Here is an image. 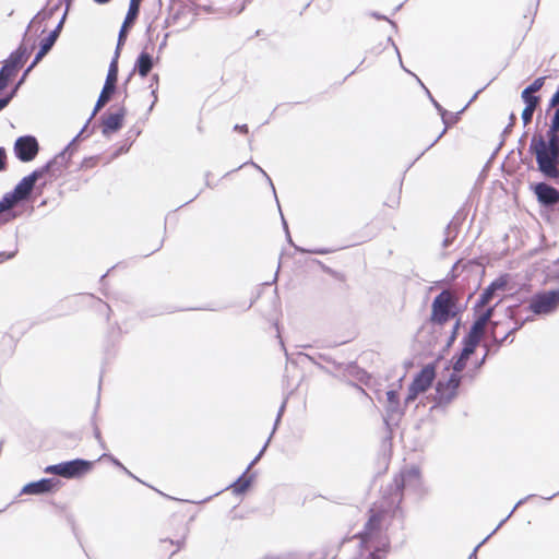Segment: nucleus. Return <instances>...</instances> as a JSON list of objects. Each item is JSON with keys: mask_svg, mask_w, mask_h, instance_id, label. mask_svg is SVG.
Wrapping results in <instances>:
<instances>
[{"mask_svg": "<svg viewBox=\"0 0 559 559\" xmlns=\"http://www.w3.org/2000/svg\"><path fill=\"white\" fill-rule=\"evenodd\" d=\"M528 151L535 156L537 170L544 178L558 176L559 129L549 126L545 136L534 134Z\"/></svg>", "mask_w": 559, "mask_h": 559, "instance_id": "f257e3e1", "label": "nucleus"}, {"mask_svg": "<svg viewBox=\"0 0 559 559\" xmlns=\"http://www.w3.org/2000/svg\"><path fill=\"white\" fill-rule=\"evenodd\" d=\"M382 516L372 514L366 522L364 530L355 535L359 538V551L353 559H385L390 551L389 540L381 537Z\"/></svg>", "mask_w": 559, "mask_h": 559, "instance_id": "f03ea898", "label": "nucleus"}, {"mask_svg": "<svg viewBox=\"0 0 559 559\" xmlns=\"http://www.w3.org/2000/svg\"><path fill=\"white\" fill-rule=\"evenodd\" d=\"M43 177L45 176L41 170L36 168L31 174L23 177L13 190L3 194L0 200V226L19 216V213L12 210V207L15 204H23L28 201L36 181Z\"/></svg>", "mask_w": 559, "mask_h": 559, "instance_id": "7ed1b4c3", "label": "nucleus"}, {"mask_svg": "<svg viewBox=\"0 0 559 559\" xmlns=\"http://www.w3.org/2000/svg\"><path fill=\"white\" fill-rule=\"evenodd\" d=\"M516 311L518 306H510L507 308L508 317L513 320L515 324L503 337L498 338L496 336V332L488 331V341L483 343V347L485 348L484 356L476 361L473 369L466 372V376L469 377V380H474L476 378L478 371L483 368L490 354H496L511 335L521 330L526 322L534 320V318L531 316H527L524 319H519Z\"/></svg>", "mask_w": 559, "mask_h": 559, "instance_id": "20e7f679", "label": "nucleus"}, {"mask_svg": "<svg viewBox=\"0 0 559 559\" xmlns=\"http://www.w3.org/2000/svg\"><path fill=\"white\" fill-rule=\"evenodd\" d=\"M462 311L459 296L448 289L441 290L432 300L429 321L437 325H443Z\"/></svg>", "mask_w": 559, "mask_h": 559, "instance_id": "39448f33", "label": "nucleus"}, {"mask_svg": "<svg viewBox=\"0 0 559 559\" xmlns=\"http://www.w3.org/2000/svg\"><path fill=\"white\" fill-rule=\"evenodd\" d=\"M420 484V469L418 466H411L400 474L395 475L393 481L386 487L385 493L389 495V506L396 511L403 500V490L407 488H417Z\"/></svg>", "mask_w": 559, "mask_h": 559, "instance_id": "423d86ee", "label": "nucleus"}, {"mask_svg": "<svg viewBox=\"0 0 559 559\" xmlns=\"http://www.w3.org/2000/svg\"><path fill=\"white\" fill-rule=\"evenodd\" d=\"M94 466V462L84 459H73L57 464L47 465L44 468L46 474L58 475L66 479H79L88 474Z\"/></svg>", "mask_w": 559, "mask_h": 559, "instance_id": "0eeeda50", "label": "nucleus"}, {"mask_svg": "<svg viewBox=\"0 0 559 559\" xmlns=\"http://www.w3.org/2000/svg\"><path fill=\"white\" fill-rule=\"evenodd\" d=\"M559 308V287L535 293L528 301L527 310L534 316H548Z\"/></svg>", "mask_w": 559, "mask_h": 559, "instance_id": "6e6552de", "label": "nucleus"}, {"mask_svg": "<svg viewBox=\"0 0 559 559\" xmlns=\"http://www.w3.org/2000/svg\"><path fill=\"white\" fill-rule=\"evenodd\" d=\"M464 378H468L465 374L451 373L447 381L439 380L435 386L433 401L435 404L431 409L438 407H444L450 404L457 395L459 388Z\"/></svg>", "mask_w": 559, "mask_h": 559, "instance_id": "1a4fd4ad", "label": "nucleus"}, {"mask_svg": "<svg viewBox=\"0 0 559 559\" xmlns=\"http://www.w3.org/2000/svg\"><path fill=\"white\" fill-rule=\"evenodd\" d=\"M119 52H114L111 61L108 67L107 76L100 94L94 106L92 117H94L107 103L111 100L115 93L117 92V81L119 74Z\"/></svg>", "mask_w": 559, "mask_h": 559, "instance_id": "9d476101", "label": "nucleus"}, {"mask_svg": "<svg viewBox=\"0 0 559 559\" xmlns=\"http://www.w3.org/2000/svg\"><path fill=\"white\" fill-rule=\"evenodd\" d=\"M67 19V13H63L59 23L57 26L50 31V33L44 37L39 43V49L36 52L33 61L31 64L24 70L19 81H22V85L24 84L27 75L29 72L34 69V67L41 61V59L52 49L53 45L56 44L57 39L59 38V35L63 28L64 22Z\"/></svg>", "mask_w": 559, "mask_h": 559, "instance_id": "9b49d317", "label": "nucleus"}, {"mask_svg": "<svg viewBox=\"0 0 559 559\" xmlns=\"http://www.w3.org/2000/svg\"><path fill=\"white\" fill-rule=\"evenodd\" d=\"M530 190L543 209L554 211L559 204V190L546 181L531 182Z\"/></svg>", "mask_w": 559, "mask_h": 559, "instance_id": "f8f14e48", "label": "nucleus"}, {"mask_svg": "<svg viewBox=\"0 0 559 559\" xmlns=\"http://www.w3.org/2000/svg\"><path fill=\"white\" fill-rule=\"evenodd\" d=\"M13 152L20 162L29 163L35 159L39 152L38 141L31 134L21 135L14 142Z\"/></svg>", "mask_w": 559, "mask_h": 559, "instance_id": "ddd939ff", "label": "nucleus"}, {"mask_svg": "<svg viewBox=\"0 0 559 559\" xmlns=\"http://www.w3.org/2000/svg\"><path fill=\"white\" fill-rule=\"evenodd\" d=\"M140 8L141 0H130L128 12L118 34L115 52L121 53L122 47L124 46L128 38V33L138 20Z\"/></svg>", "mask_w": 559, "mask_h": 559, "instance_id": "4468645a", "label": "nucleus"}, {"mask_svg": "<svg viewBox=\"0 0 559 559\" xmlns=\"http://www.w3.org/2000/svg\"><path fill=\"white\" fill-rule=\"evenodd\" d=\"M127 109L124 106L119 107L115 112H105L99 119L102 134L109 138L111 134L118 132L124 122Z\"/></svg>", "mask_w": 559, "mask_h": 559, "instance_id": "2eb2a0df", "label": "nucleus"}, {"mask_svg": "<svg viewBox=\"0 0 559 559\" xmlns=\"http://www.w3.org/2000/svg\"><path fill=\"white\" fill-rule=\"evenodd\" d=\"M61 481L57 478H41L39 480L27 483L23 486L20 495H47L57 491Z\"/></svg>", "mask_w": 559, "mask_h": 559, "instance_id": "dca6fc26", "label": "nucleus"}, {"mask_svg": "<svg viewBox=\"0 0 559 559\" xmlns=\"http://www.w3.org/2000/svg\"><path fill=\"white\" fill-rule=\"evenodd\" d=\"M154 64L155 59L153 58V56L148 53L146 50H142L135 59L132 71L129 73L128 78L123 83L124 93L127 94V84L131 81L134 73H138L141 78H146L152 71Z\"/></svg>", "mask_w": 559, "mask_h": 559, "instance_id": "f3484780", "label": "nucleus"}, {"mask_svg": "<svg viewBox=\"0 0 559 559\" xmlns=\"http://www.w3.org/2000/svg\"><path fill=\"white\" fill-rule=\"evenodd\" d=\"M335 371L342 373L344 378H352L366 385L371 380L370 373L360 368L355 361L335 364Z\"/></svg>", "mask_w": 559, "mask_h": 559, "instance_id": "a211bd4d", "label": "nucleus"}, {"mask_svg": "<svg viewBox=\"0 0 559 559\" xmlns=\"http://www.w3.org/2000/svg\"><path fill=\"white\" fill-rule=\"evenodd\" d=\"M480 91H481V90L477 91V92L473 95V97L471 98V100L467 103V105H466V106H465L461 111H459L457 114H455V116H454V118H453L452 123L456 121L457 116H459V115H460V114H461V112H462V111H463V110H464V109H465V108H466V107H467V106H468V105H469V104H471V103H472V102L477 97V95L479 94V92H480ZM426 92H427V94H428V96H429L430 102L432 103V105L435 106V108H436V109L438 110V112L440 114V116H441V118H442V122L444 123V128H443V130L440 132V134L435 139V141H433L430 145H428V147H427L424 152H421V153H420V155L418 156V158H419L420 156H423L425 152H427L428 150H430V148H431V147H432V146H433V145H435V144H436V143H437V142H438V141H439V140L444 135V134H445V132H447L448 128L451 126V122H449V121L447 120V116L449 115V111H448L447 109H444V108H443V107H442V106H441V105H440V104H439V103H438V102L432 97V95L430 94V92H429L428 90H426Z\"/></svg>", "mask_w": 559, "mask_h": 559, "instance_id": "6ab92c4d", "label": "nucleus"}, {"mask_svg": "<svg viewBox=\"0 0 559 559\" xmlns=\"http://www.w3.org/2000/svg\"><path fill=\"white\" fill-rule=\"evenodd\" d=\"M436 379V365L427 364L415 374L411 384L421 393L426 392Z\"/></svg>", "mask_w": 559, "mask_h": 559, "instance_id": "aec40b11", "label": "nucleus"}, {"mask_svg": "<svg viewBox=\"0 0 559 559\" xmlns=\"http://www.w3.org/2000/svg\"><path fill=\"white\" fill-rule=\"evenodd\" d=\"M507 278L500 276L492 281L480 294L475 308L487 306L491 302L498 292H502L507 287Z\"/></svg>", "mask_w": 559, "mask_h": 559, "instance_id": "412c9836", "label": "nucleus"}, {"mask_svg": "<svg viewBox=\"0 0 559 559\" xmlns=\"http://www.w3.org/2000/svg\"><path fill=\"white\" fill-rule=\"evenodd\" d=\"M386 416L384 423L389 425V420L400 419L404 415V408L400 403V394L396 390L386 392Z\"/></svg>", "mask_w": 559, "mask_h": 559, "instance_id": "4be33fe9", "label": "nucleus"}, {"mask_svg": "<svg viewBox=\"0 0 559 559\" xmlns=\"http://www.w3.org/2000/svg\"><path fill=\"white\" fill-rule=\"evenodd\" d=\"M74 152L66 151V147L59 152L55 157H52L50 160H48L44 166L39 167V170L46 175H50L55 177V166L56 162H60V167L57 168V170H63L69 167L71 155Z\"/></svg>", "mask_w": 559, "mask_h": 559, "instance_id": "5701e85b", "label": "nucleus"}, {"mask_svg": "<svg viewBox=\"0 0 559 559\" xmlns=\"http://www.w3.org/2000/svg\"><path fill=\"white\" fill-rule=\"evenodd\" d=\"M464 218L465 216L463 214L456 213L451 222L447 225L444 229V239L442 241L443 248H449L453 243L456 236L459 235V230Z\"/></svg>", "mask_w": 559, "mask_h": 559, "instance_id": "b1692460", "label": "nucleus"}, {"mask_svg": "<svg viewBox=\"0 0 559 559\" xmlns=\"http://www.w3.org/2000/svg\"><path fill=\"white\" fill-rule=\"evenodd\" d=\"M29 49L22 43L10 56L2 62V64H9L10 67H16V72L23 68L29 57Z\"/></svg>", "mask_w": 559, "mask_h": 559, "instance_id": "393cba45", "label": "nucleus"}, {"mask_svg": "<svg viewBox=\"0 0 559 559\" xmlns=\"http://www.w3.org/2000/svg\"><path fill=\"white\" fill-rule=\"evenodd\" d=\"M496 306L497 304L495 306L487 307L485 310H478V308H474L475 318L473 323L471 324V328L477 330L478 332H480V334L484 335V331L487 323L493 317Z\"/></svg>", "mask_w": 559, "mask_h": 559, "instance_id": "a878e982", "label": "nucleus"}, {"mask_svg": "<svg viewBox=\"0 0 559 559\" xmlns=\"http://www.w3.org/2000/svg\"><path fill=\"white\" fill-rule=\"evenodd\" d=\"M483 338V334L478 332L477 330H474L469 326L467 333L462 338V350H464V354H471L473 355L476 350V348L479 346Z\"/></svg>", "mask_w": 559, "mask_h": 559, "instance_id": "bb28decb", "label": "nucleus"}, {"mask_svg": "<svg viewBox=\"0 0 559 559\" xmlns=\"http://www.w3.org/2000/svg\"><path fill=\"white\" fill-rule=\"evenodd\" d=\"M545 84V76H539L535 79L528 86H526L522 93L521 98L523 102L539 104L540 97L535 95L537 91H539Z\"/></svg>", "mask_w": 559, "mask_h": 559, "instance_id": "cd10ccee", "label": "nucleus"}, {"mask_svg": "<svg viewBox=\"0 0 559 559\" xmlns=\"http://www.w3.org/2000/svg\"><path fill=\"white\" fill-rule=\"evenodd\" d=\"M535 497V495H528L526 497H524L523 499H520L515 506L513 507V509L511 510V512L503 519L500 521V523L497 525V527L488 535L486 536L475 548L474 550L472 551V554L469 555L468 559H477V550L479 549V547H481L510 518L511 515L514 513V511L520 507L522 506L523 503H525L527 500H530L531 498Z\"/></svg>", "mask_w": 559, "mask_h": 559, "instance_id": "c85d7f7f", "label": "nucleus"}, {"mask_svg": "<svg viewBox=\"0 0 559 559\" xmlns=\"http://www.w3.org/2000/svg\"><path fill=\"white\" fill-rule=\"evenodd\" d=\"M248 471L246 469L236 481H234L230 487L233 489V492L236 496L243 495L247 492V490L251 487L254 474H247Z\"/></svg>", "mask_w": 559, "mask_h": 559, "instance_id": "c756f323", "label": "nucleus"}, {"mask_svg": "<svg viewBox=\"0 0 559 559\" xmlns=\"http://www.w3.org/2000/svg\"><path fill=\"white\" fill-rule=\"evenodd\" d=\"M17 73L19 72H16V67L2 64L0 69V94L9 86Z\"/></svg>", "mask_w": 559, "mask_h": 559, "instance_id": "7c9ffc66", "label": "nucleus"}, {"mask_svg": "<svg viewBox=\"0 0 559 559\" xmlns=\"http://www.w3.org/2000/svg\"><path fill=\"white\" fill-rule=\"evenodd\" d=\"M472 357L471 354H464V350L461 349L459 354L453 355V357L450 360L451 368L453 369L452 373L460 374L462 372L466 365L468 359Z\"/></svg>", "mask_w": 559, "mask_h": 559, "instance_id": "2f4dec72", "label": "nucleus"}, {"mask_svg": "<svg viewBox=\"0 0 559 559\" xmlns=\"http://www.w3.org/2000/svg\"><path fill=\"white\" fill-rule=\"evenodd\" d=\"M92 118L93 117L91 115L85 124L83 126V128L80 130V132L68 143V145L66 146V151L74 152L76 150L78 142L81 141L83 138L90 136L93 133L95 126L92 128V130L87 132L88 124Z\"/></svg>", "mask_w": 559, "mask_h": 559, "instance_id": "473e14b6", "label": "nucleus"}, {"mask_svg": "<svg viewBox=\"0 0 559 559\" xmlns=\"http://www.w3.org/2000/svg\"><path fill=\"white\" fill-rule=\"evenodd\" d=\"M305 358H307L310 362L318 366L320 369L328 371L319 361H324L326 364H331L333 368L335 369V364H338L336 360H334L331 356L326 354H317V355H310V354H301Z\"/></svg>", "mask_w": 559, "mask_h": 559, "instance_id": "72a5a7b5", "label": "nucleus"}, {"mask_svg": "<svg viewBox=\"0 0 559 559\" xmlns=\"http://www.w3.org/2000/svg\"><path fill=\"white\" fill-rule=\"evenodd\" d=\"M286 235V239H287V242L297 251V252H300V253H313V254H328L330 252H332V250L330 249H326V248H317V249H306V248H302L300 246H297L293 239H292V236H290V233L287 231L285 233Z\"/></svg>", "mask_w": 559, "mask_h": 559, "instance_id": "f704fd0d", "label": "nucleus"}, {"mask_svg": "<svg viewBox=\"0 0 559 559\" xmlns=\"http://www.w3.org/2000/svg\"><path fill=\"white\" fill-rule=\"evenodd\" d=\"M60 8V2L56 3L55 5H52L51 8L49 9H43L40 10L34 17L33 20L31 21V23L28 24L27 26V29H29L31 25L35 22H41V21H46V20H49L50 17L53 16V14L59 10Z\"/></svg>", "mask_w": 559, "mask_h": 559, "instance_id": "c9c22d12", "label": "nucleus"}, {"mask_svg": "<svg viewBox=\"0 0 559 559\" xmlns=\"http://www.w3.org/2000/svg\"><path fill=\"white\" fill-rule=\"evenodd\" d=\"M21 86L22 81H17L4 96L0 97V111L8 107L11 100L16 96Z\"/></svg>", "mask_w": 559, "mask_h": 559, "instance_id": "e433bc0d", "label": "nucleus"}, {"mask_svg": "<svg viewBox=\"0 0 559 559\" xmlns=\"http://www.w3.org/2000/svg\"><path fill=\"white\" fill-rule=\"evenodd\" d=\"M525 104V107L522 111V121L524 126H527L532 122L534 111L538 104L523 102Z\"/></svg>", "mask_w": 559, "mask_h": 559, "instance_id": "4c0bfd02", "label": "nucleus"}, {"mask_svg": "<svg viewBox=\"0 0 559 559\" xmlns=\"http://www.w3.org/2000/svg\"><path fill=\"white\" fill-rule=\"evenodd\" d=\"M460 328H461V319L459 318V319H456L455 323L453 324L451 334L449 335L447 344L444 346V350H448L454 344V342L456 341V338L459 336Z\"/></svg>", "mask_w": 559, "mask_h": 559, "instance_id": "58836bf2", "label": "nucleus"}, {"mask_svg": "<svg viewBox=\"0 0 559 559\" xmlns=\"http://www.w3.org/2000/svg\"><path fill=\"white\" fill-rule=\"evenodd\" d=\"M247 165H251L253 166L258 171H260L267 180L269 185L271 186L272 190H273V193H274V197L276 198V192H275V187L270 178V176L263 170V168H261L258 164H255L252 159L249 160V162H246L243 163L242 165H240L238 168H236V170L247 166ZM235 171V169L233 170Z\"/></svg>", "mask_w": 559, "mask_h": 559, "instance_id": "ea45409f", "label": "nucleus"}, {"mask_svg": "<svg viewBox=\"0 0 559 559\" xmlns=\"http://www.w3.org/2000/svg\"><path fill=\"white\" fill-rule=\"evenodd\" d=\"M546 275L549 278L559 280V258L547 266Z\"/></svg>", "mask_w": 559, "mask_h": 559, "instance_id": "a19ab883", "label": "nucleus"}, {"mask_svg": "<svg viewBox=\"0 0 559 559\" xmlns=\"http://www.w3.org/2000/svg\"><path fill=\"white\" fill-rule=\"evenodd\" d=\"M96 411L94 412V415L92 417V425H93V435L95 439L97 440L100 448L106 449V444L102 438L100 429L98 428L96 421H95Z\"/></svg>", "mask_w": 559, "mask_h": 559, "instance_id": "79ce46f5", "label": "nucleus"}, {"mask_svg": "<svg viewBox=\"0 0 559 559\" xmlns=\"http://www.w3.org/2000/svg\"><path fill=\"white\" fill-rule=\"evenodd\" d=\"M421 392L414 388L412 384L408 385V392L404 400L405 406L413 403Z\"/></svg>", "mask_w": 559, "mask_h": 559, "instance_id": "37998d69", "label": "nucleus"}, {"mask_svg": "<svg viewBox=\"0 0 559 559\" xmlns=\"http://www.w3.org/2000/svg\"><path fill=\"white\" fill-rule=\"evenodd\" d=\"M102 459H107L116 467L120 468L121 471H127V467L117 457H115L110 453H103L102 456L99 457V460H102Z\"/></svg>", "mask_w": 559, "mask_h": 559, "instance_id": "c03bdc74", "label": "nucleus"}, {"mask_svg": "<svg viewBox=\"0 0 559 559\" xmlns=\"http://www.w3.org/2000/svg\"><path fill=\"white\" fill-rule=\"evenodd\" d=\"M401 189H402V183L400 185V189L397 191L396 194H394L393 197H389L388 201L384 202V204L389 207H396L399 206L400 204V200H401Z\"/></svg>", "mask_w": 559, "mask_h": 559, "instance_id": "a18cd8bd", "label": "nucleus"}, {"mask_svg": "<svg viewBox=\"0 0 559 559\" xmlns=\"http://www.w3.org/2000/svg\"><path fill=\"white\" fill-rule=\"evenodd\" d=\"M515 121H516V116L513 112H511L510 117H509V123L507 124V127L503 129V131L501 133L503 139L512 132Z\"/></svg>", "mask_w": 559, "mask_h": 559, "instance_id": "49530a36", "label": "nucleus"}, {"mask_svg": "<svg viewBox=\"0 0 559 559\" xmlns=\"http://www.w3.org/2000/svg\"><path fill=\"white\" fill-rule=\"evenodd\" d=\"M17 239V233H15V240ZM17 253V245L15 243L14 249L11 251L0 252V262L13 259Z\"/></svg>", "mask_w": 559, "mask_h": 559, "instance_id": "de8ad7c7", "label": "nucleus"}, {"mask_svg": "<svg viewBox=\"0 0 559 559\" xmlns=\"http://www.w3.org/2000/svg\"><path fill=\"white\" fill-rule=\"evenodd\" d=\"M133 141L131 142H124L122 145H120L114 153H112V158H117L119 157L120 155L122 154H126L129 152L131 145H132Z\"/></svg>", "mask_w": 559, "mask_h": 559, "instance_id": "09e8293b", "label": "nucleus"}, {"mask_svg": "<svg viewBox=\"0 0 559 559\" xmlns=\"http://www.w3.org/2000/svg\"><path fill=\"white\" fill-rule=\"evenodd\" d=\"M273 436V432L270 435L269 439L266 440V442L264 443V445L262 447V449L260 450V452L255 455V457L250 462V464L248 465L247 467V471H249L263 455L264 451L266 450L267 445H269V442L271 440Z\"/></svg>", "mask_w": 559, "mask_h": 559, "instance_id": "8fccbe9b", "label": "nucleus"}, {"mask_svg": "<svg viewBox=\"0 0 559 559\" xmlns=\"http://www.w3.org/2000/svg\"><path fill=\"white\" fill-rule=\"evenodd\" d=\"M557 106H559V85H558L557 91L554 93V95L549 99L547 111H549L552 107H557Z\"/></svg>", "mask_w": 559, "mask_h": 559, "instance_id": "3c124183", "label": "nucleus"}, {"mask_svg": "<svg viewBox=\"0 0 559 559\" xmlns=\"http://www.w3.org/2000/svg\"><path fill=\"white\" fill-rule=\"evenodd\" d=\"M552 108L555 110H554V114H552V117H551L549 126L552 127V128L559 129V106L552 107Z\"/></svg>", "mask_w": 559, "mask_h": 559, "instance_id": "603ef678", "label": "nucleus"}, {"mask_svg": "<svg viewBox=\"0 0 559 559\" xmlns=\"http://www.w3.org/2000/svg\"><path fill=\"white\" fill-rule=\"evenodd\" d=\"M7 169V151L4 147L0 146V171H4Z\"/></svg>", "mask_w": 559, "mask_h": 559, "instance_id": "864d4df0", "label": "nucleus"}, {"mask_svg": "<svg viewBox=\"0 0 559 559\" xmlns=\"http://www.w3.org/2000/svg\"><path fill=\"white\" fill-rule=\"evenodd\" d=\"M285 407H286V400L282 403V405H281V407H280V409L277 412V416H276V419H275V423H274V427H273V431H272L273 433L276 430L277 425L281 421V418H282V416L284 414Z\"/></svg>", "mask_w": 559, "mask_h": 559, "instance_id": "5fc2aeb1", "label": "nucleus"}, {"mask_svg": "<svg viewBox=\"0 0 559 559\" xmlns=\"http://www.w3.org/2000/svg\"><path fill=\"white\" fill-rule=\"evenodd\" d=\"M371 16H372V17H374V19H377V20H384V21H388V22L392 25V27H393L395 31H397V25H396V23H395L394 21H392V20L388 19L385 15H382V14H380V13H378V12H371Z\"/></svg>", "mask_w": 559, "mask_h": 559, "instance_id": "6e6d98bb", "label": "nucleus"}, {"mask_svg": "<svg viewBox=\"0 0 559 559\" xmlns=\"http://www.w3.org/2000/svg\"><path fill=\"white\" fill-rule=\"evenodd\" d=\"M151 90H152V91H151V95H152V97H153V102H152L151 106H150V107H148V109H147V111H148V112H151V111L153 110V108H154L155 104H156V103H157V100H158V96H157L158 87H153V88H151Z\"/></svg>", "mask_w": 559, "mask_h": 559, "instance_id": "4d7b16f0", "label": "nucleus"}, {"mask_svg": "<svg viewBox=\"0 0 559 559\" xmlns=\"http://www.w3.org/2000/svg\"><path fill=\"white\" fill-rule=\"evenodd\" d=\"M158 83H159V75H158L157 73H154V74L151 76V82H150L148 87H150V88L158 87Z\"/></svg>", "mask_w": 559, "mask_h": 559, "instance_id": "13d9d810", "label": "nucleus"}, {"mask_svg": "<svg viewBox=\"0 0 559 559\" xmlns=\"http://www.w3.org/2000/svg\"><path fill=\"white\" fill-rule=\"evenodd\" d=\"M234 130L235 131H239V132L245 133V134H247L249 132V128H248L247 124H235L234 126Z\"/></svg>", "mask_w": 559, "mask_h": 559, "instance_id": "bf43d9fd", "label": "nucleus"}, {"mask_svg": "<svg viewBox=\"0 0 559 559\" xmlns=\"http://www.w3.org/2000/svg\"><path fill=\"white\" fill-rule=\"evenodd\" d=\"M275 199H277V197ZM276 202H278V200H276ZM277 205H280V203H277ZM278 209H280V213H281V217H282V224H283L284 231L287 233V231H289L288 224H287V222H286V219H285V217H284V215H283V213L281 211V206H278Z\"/></svg>", "mask_w": 559, "mask_h": 559, "instance_id": "052dcab7", "label": "nucleus"}, {"mask_svg": "<svg viewBox=\"0 0 559 559\" xmlns=\"http://www.w3.org/2000/svg\"><path fill=\"white\" fill-rule=\"evenodd\" d=\"M165 542H169L170 544H174L178 547V549H181L185 546V538L174 542L173 539H165Z\"/></svg>", "mask_w": 559, "mask_h": 559, "instance_id": "680f3d73", "label": "nucleus"}, {"mask_svg": "<svg viewBox=\"0 0 559 559\" xmlns=\"http://www.w3.org/2000/svg\"><path fill=\"white\" fill-rule=\"evenodd\" d=\"M388 43H390V44L393 46V48L395 49V51H396V53H397V56H399L400 62L402 63V59H401V55H400L399 48H397V46L395 45V43H394V40L392 39V37H390V36L388 37Z\"/></svg>", "mask_w": 559, "mask_h": 559, "instance_id": "e2e57ef3", "label": "nucleus"}, {"mask_svg": "<svg viewBox=\"0 0 559 559\" xmlns=\"http://www.w3.org/2000/svg\"><path fill=\"white\" fill-rule=\"evenodd\" d=\"M489 324H490L489 331L495 332V329L498 326L499 322L498 321H489Z\"/></svg>", "mask_w": 559, "mask_h": 559, "instance_id": "0e129e2a", "label": "nucleus"}, {"mask_svg": "<svg viewBox=\"0 0 559 559\" xmlns=\"http://www.w3.org/2000/svg\"><path fill=\"white\" fill-rule=\"evenodd\" d=\"M348 384H350L352 386H354V388L358 389L361 393H364V394H366V395H367V393L365 392V390H364V389H361L360 386H358L357 384H355V383H354V382H352L350 380L348 381Z\"/></svg>", "mask_w": 559, "mask_h": 559, "instance_id": "69168bd1", "label": "nucleus"}, {"mask_svg": "<svg viewBox=\"0 0 559 559\" xmlns=\"http://www.w3.org/2000/svg\"><path fill=\"white\" fill-rule=\"evenodd\" d=\"M93 1H94L95 3H97V4L103 5V4H107V3H109L111 0H93Z\"/></svg>", "mask_w": 559, "mask_h": 559, "instance_id": "338daca9", "label": "nucleus"}, {"mask_svg": "<svg viewBox=\"0 0 559 559\" xmlns=\"http://www.w3.org/2000/svg\"><path fill=\"white\" fill-rule=\"evenodd\" d=\"M548 180H552L555 183L559 185V166H558V176L554 178H547Z\"/></svg>", "mask_w": 559, "mask_h": 559, "instance_id": "774afa93", "label": "nucleus"}]
</instances>
